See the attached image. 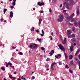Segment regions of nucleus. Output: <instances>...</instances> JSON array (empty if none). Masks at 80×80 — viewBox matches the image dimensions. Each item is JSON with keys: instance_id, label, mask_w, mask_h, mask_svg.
I'll return each mask as SVG.
<instances>
[{"instance_id": "obj_53", "label": "nucleus", "mask_w": 80, "mask_h": 80, "mask_svg": "<svg viewBox=\"0 0 80 80\" xmlns=\"http://www.w3.org/2000/svg\"><path fill=\"white\" fill-rule=\"evenodd\" d=\"M8 64H7L6 65V67H8Z\"/></svg>"}, {"instance_id": "obj_2", "label": "nucleus", "mask_w": 80, "mask_h": 80, "mask_svg": "<svg viewBox=\"0 0 80 80\" xmlns=\"http://www.w3.org/2000/svg\"><path fill=\"white\" fill-rule=\"evenodd\" d=\"M58 47L59 48L60 50H62V51H63V52H65V48H64V47L62 45V44H60L59 45H58Z\"/></svg>"}, {"instance_id": "obj_48", "label": "nucleus", "mask_w": 80, "mask_h": 80, "mask_svg": "<svg viewBox=\"0 0 80 80\" xmlns=\"http://www.w3.org/2000/svg\"><path fill=\"white\" fill-rule=\"evenodd\" d=\"M12 48H13V49H15V48H16V47H14L13 46H12Z\"/></svg>"}, {"instance_id": "obj_14", "label": "nucleus", "mask_w": 80, "mask_h": 80, "mask_svg": "<svg viewBox=\"0 0 80 80\" xmlns=\"http://www.w3.org/2000/svg\"><path fill=\"white\" fill-rule=\"evenodd\" d=\"M74 25L75 27H78V24L77 23V22H74Z\"/></svg>"}, {"instance_id": "obj_35", "label": "nucleus", "mask_w": 80, "mask_h": 80, "mask_svg": "<svg viewBox=\"0 0 80 80\" xmlns=\"http://www.w3.org/2000/svg\"><path fill=\"white\" fill-rule=\"evenodd\" d=\"M50 59L48 58L46 59V61L47 62H49V61H50Z\"/></svg>"}, {"instance_id": "obj_26", "label": "nucleus", "mask_w": 80, "mask_h": 80, "mask_svg": "<svg viewBox=\"0 0 80 80\" xmlns=\"http://www.w3.org/2000/svg\"><path fill=\"white\" fill-rule=\"evenodd\" d=\"M71 22H75V19L74 18H72V19H71Z\"/></svg>"}, {"instance_id": "obj_24", "label": "nucleus", "mask_w": 80, "mask_h": 80, "mask_svg": "<svg viewBox=\"0 0 80 80\" xmlns=\"http://www.w3.org/2000/svg\"><path fill=\"white\" fill-rule=\"evenodd\" d=\"M56 0H52V3H56Z\"/></svg>"}, {"instance_id": "obj_49", "label": "nucleus", "mask_w": 80, "mask_h": 80, "mask_svg": "<svg viewBox=\"0 0 80 80\" xmlns=\"http://www.w3.org/2000/svg\"><path fill=\"white\" fill-rule=\"evenodd\" d=\"M65 6H64L63 7V8H62V10H64L65 9Z\"/></svg>"}, {"instance_id": "obj_64", "label": "nucleus", "mask_w": 80, "mask_h": 80, "mask_svg": "<svg viewBox=\"0 0 80 80\" xmlns=\"http://www.w3.org/2000/svg\"><path fill=\"white\" fill-rule=\"evenodd\" d=\"M15 80V78H14L12 79V80Z\"/></svg>"}, {"instance_id": "obj_59", "label": "nucleus", "mask_w": 80, "mask_h": 80, "mask_svg": "<svg viewBox=\"0 0 80 80\" xmlns=\"http://www.w3.org/2000/svg\"><path fill=\"white\" fill-rule=\"evenodd\" d=\"M51 35H53V32H52L51 33Z\"/></svg>"}, {"instance_id": "obj_10", "label": "nucleus", "mask_w": 80, "mask_h": 80, "mask_svg": "<svg viewBox=\"0 0 80 80\" xmlns=\"http://www.w3.org/2000/svg\"><path fill=\"white\" fill-rule=\"evenodd\" d=\"M77 12V16H78L80 15V12H79V10L77 9L76 11Z\"/></svg>"}, {"instance_id": "obj_9", "label": "nucleus", "mask_w": 80, "mask_h": 80, "mask_svg": "<svg viewBox=\"0 0 80 80\" xmlns=\"http://www.w3.org/2000/svg\"><path fill=\"white\" fill-rule=\"evenodd\" d=\"M13 12L11 11L10 13V15L11 18H12L13 17Z\"/></svg>"}, {"instance_id": "obj_6", "label": "nucleus", "mask_w": 80, "mask_h": 80, "mask_svg": "<svg viewBox=\"0 0 80 80\" xmlns=\"http://www.w3.org/2000/svg\"><path fill=\"white\" fill-rule=\"evenodd\" d=\"M55 52V51L53 50H51V52H50L49 53V54L51 56L53 55V54Z\"/></svg>"}, {"instance_id": "obj_62", "label": "nucleus", "mask_w": 80, "mask_h": 80, "mask_svg": "<svg viewBox=\"0 0 80 80\" xmlns=\"http://www.w3.org/2000/svg\"><path fill=\"white\" fill-rule=\"evenodd\" d=\"M37 40H38V41H40V39H38V38H37Z\"/></svg>"}, {"instance_id": "obj_5", "label": "nucleus", "mask_w": 80, "mask_h": 80, "mask_svg": "<svg viewBox=\"0 0 80 80\" xmlns=\"http://www.w3.org/2000/svg\"><path fill=\"white\" fill-rule=\"evenodd\" d=\"M38 5H39V6H42V5H44V3L43 2L40 3V2H38Z\"/></svg>"}, {"instance_id": "obj_20", "label": "nucleus", "mask_w": 80, "mask_h": 80, "mask_svg": "<svg viewBox=\"0 0 80 80\" xmlns=\"http://www.w3.org/2000/svg\"><path fill=\"white\" fill-rule=\"evenodd\" d=\"M68 4V3L65 2L63 3L64 6L65 7H67V5Z\"/></svg>"}, {"instance_id": "obj_23", "label": "nucleus", "mask_w": 80, "mask_h": 80, "mask_svg": "<svg viewBox=\"0 0 80 80\" xmlns=\"http://www.w3.org/2000/svg\"><path fill=\"white\" fill-rule=\"evenodd\" d=\"M75 59L76 60V62H77V63H78V58H75Z\"/></svg>"}, {"instance_id": "obj_40", "label": "nucleus", "mask_w": 80, "mask_h": 80, "mask_svg": "<svg viewBox=\"0 0 80 80\" xmlns=\"http://www.w3.org/2000/svg\"><path fill=\"white\" fill-rule=\"evenodd\" d=\"M78 24L79 27H80V21L78 22Z\"/></svg>"}, {"instance_id": "obj_54", "label": "nucleus", "mask_w": 80, "mask_h": 80, "mask_svg": "<svg viewBox=\"0 0 80 80\" xmlns=\"http://www.w3.org/2000/svg\"><path fill=\"white\" fill-rule=\"evenodd\" d=\"M67 12V10H64L63 11V12Z\"/></svg>"}, {"instance_id": "obj_61", "label": "nucleus", "mask_w": 80, "mask_h": 80, "mask_svg": "<svg viewBox=\"0 0 80 80\" xmlns=\"http://www.w3.org/2000/svg\"><path fill=\"white\" fill-rule=\"evenodd\" d=\"M14 74L15 75H16V74H17V72H14Z\"/></svg>"}, {"instance_id": "obj_25", "label": "nucleus", "mask_w": 80, "mask_h": 80, "mask_svg": "<svg viewBox=\"0 0 80 80\" xmlns=\"http://www.w3.org/2000/svg\"><path fill=\"white\" fill-rule=\"evenodd\" d=\"M1 70H3L4 72H5V68L3 67L1 68Z\"/></svg>"}, {"instance_id": "obj_56", "label": "nucleus", "mask_w": 80, "mask_h": 80, "mask_svg": "<svg viewBox=\"0 0 80 80\" xmlns=\"http://www.w3.org/2000/svg\"><path fill=\"white\" fill-rule=\"evenodd\" d=\"M36 31L37 33H38V32H39V31H38V30H36Z\"/></svg>"}, {"instance_id": "obj_50", "label": "nucleus", "mask_w": 80, "mask_h": 80, "mask_svg": "<svg viewBox=\"0 0 80 80\" xmlns=\"http://www.w3.org/2000/svg\"><path fill=\"white\" fill-rule=\"evenodd\" d=\"M44 35V34H41V37H43Z\"/></svg>"}, {"instance_id": "obj_15", "label": "nucleus", "mask_w": 80, "mask_h": 80, "mask_svg": "<svg viewBox=\"0 0 80 80\" xmlns=\"http://www.w3.org/2000/svg\"><path fill=\"white\" fill-rule=\"evenodd\" d=\"M37 45H36V44H33V49L37 48Z\"/></svg>"}, {"instance_id": "obj_46", "label": "nucleus", "mask_w": 80, "mask_h": 80, "mask_svg": "<svg viewBox=\"0 0 80 80\" xmlns=\"http://www.w3.org/2000/svg\"><path fill=\"white\" fill-rule=\"evenodd\" d=\"M32 79H33V80H34V79H35V77L32 76Z\"/></svg>"}, {"instance_id": "obj_3", "label": "nucleus", "mask_w": 80, "mask_h": 80, "mask_svg": "<svg viewBox=\"0 0 80 80\" xmlns=\"http://www.w3.org/2000/svg\"><path fill=\"white\" fill-rule=\"evenodd\" d=\"M73 16H74V13H73L69 17H68L66 18L68 20H71V19H72V18H73Z\"/></svg>"}, {"instance_id": "obj_31", "label": "nucleus", "mask_w": 80, "mask_h": 80, "mask_svg": "<svg viewBox=\"0 0 80 80\" xmlns=\"http://www.w3.org/2000/svg\"><path fill=\"white\" fill-rule=\"evenodd\" d=\"M41 49L42 50H44V51H45V48H44L43 47H42L41 48Z\"/></svg>"}, {"instance_id": "obj_60", "label": "nucleus", "mask_w": 80, "mask_h": 80, "mask_svg": "<svg viewBox=\"0 0 80 80\" xmlns=\"http://www.w3.org/2000/svg\"><path fill=\"white\" fill-rule=\"evenodd\" d=\"M78 57H79V59L80 60V54L79 55Z\"/></svg>"}, {"instance_id": "obj_32", "label": "nucleus", "mask_w": 80, "mask_h": 80, "mask_svg": "<svg viewBox=\"0 0 80 80\" xmlns=\"http://www.w3.org/2000/svg\"><path fill=\"white\" fill-rule=\"evenodd\" d=\"M69 72H70V73H73V71L72 70H71V69H69Z\"/></svg>"}, {"instance_id": "obj_47", "label": "nucleus", "mask_w": 80, "mask_h": 80, "mask_svg": "<svg viewBox=\"0 0 80 80\" xmlns=\"http://www.w3.org/2000/svg\"><path fill=\"white\" fill-rule=\"evenodd\" d=\"M49 12H52V9L51 8L49 9Z\"/></svg>"}, {"instance_id": "obj_17", "label": "nucleus", "mask_w": 80, "mask_h": 80, "mask_svg": "<svg viewBox=\"0 0 80 80\" xmlns=\"http://www.w3.org/2000/svg\"><path fill=\"white\" fill-rule=\"evenodd\" d=\"M33 44L30 45H29V48H32V49H33Z\"/></svg>"}, {"instance_id": "obj_29", "label": "nucleus", "mask_w": 80, "mask_h": 80, "mask_svg": "<svg viewBox=\"0 0 80 80\" xmlns=\"http://www.w3.org/2000/svg\"><path fill=\"white\" fill-rule=\"evenodd\" d=\"M31 31H34V28L33 27H32L31 28Z\"/></svg>"}, {"instance_id": "obj_30", "label": "nucleus", "mask_w": 80, "mask_h": 80, "mask_svg": "<svg viewBox=\"0 0 80 80\" xmlns=\"http://www.w3.org/2000/svg\"><path fill=\"white\" fill-rule=\"evenodd\" d=\"M18 54H19V55H23V53L22 52H20L18 53Z\"/></svg>"}, {"instance_id": "obj_7", "label": "nucleus", "mask_w": 80, "mask_h": 80, "mask_svg": "<svg viewBox=\"0 0 80 80\" xmlns=\"http://www.w3.org/2000/svg\"><path fill=\"white\" fill-rule=\"evenodd\" d=\"M67 32L68 33V37H69V35H70L71 32L70 31V30H68L67 31Z\"/></svg>"}, {"instance_id": "obj_43", "label": "nucleus", "mask_w": 80, "mask_h": 80, "mask_svg": "<svg viewBox=\"0 0 80 80\" xmlns=\"http://www.w3.org/2000/svg\"><path fill=\"white\" fill-rule=\"evenodd\" d=\"M42 33H43V34H45V33L44 32V31H43V30H42Z\"/></svg>"}, {"instance_id": "obj_39", "label": "nucleus", "mask_w": 80, "mask_h": 80, "mask_svg": "<svg viewBox=\"0 0 80 80\" xmlns=\"http://www.w3.org/2000/svg\"><path fill=\"white\" fill-rule=\"evenodd\" d=\"M53 63H54L52 62V63L51 64V67H53V66L54 65V64Z\"/></svg>"}, {"instance_id": "obj_44", "label": "nucleus", "mask_w": 80, "mask_h": 80, "mask_svg": "<svg viewBox=\"0 0 80 80\" xmlns=\"http://www.w3.org/2000/svg\"><path fill=\"white\" fill-rule=\"evenodd\" d=\"M10 67H12V68H13V69H14V66H12V65H10Z\"/></svg>"}, {"instance_id": "obj_27", "label": "nucleus", "mask_w": 80, "mask_h": 80, "mask_svg": "<svg viewBox=\"0 0 80 80\" xmlns=\"http://www.w3.org/2000/svg\"><path fill=\"white\" fill-rule=\"evenodd\" d=\"M9 78H11V79L13 78V76H12V75H9Z\"/></svg>"}, {"instance_id": "obj_57", "label": "nucleus", "mask_w": 80, "mask_h": 80, "mask_svg": "<svg viewBox=\"0 0 80 80\" xmlns=\"http://www.w3.org/2000/svg\"><path fill=\"white\" fill-rule=\"evenodd\" d=\"M58 56H59V57H61V54H58Z\"/></svg>"}, {"instance_id": "obj_38", "label": "nucleus", "mask_w": 80, "mask_h": 80, "mask_svg": "<svg viewBox=\"0 0 80 80\" xmlns=\"http://www.w3.org/2000/svg\"><path fill=\"white\" fill-rule=\"evenodd\" d=\"M12 5H13V6H15V2H12Z\"/></svg>"}, {"instance_id": "obj_33", "label": "nucleus", "mask_w": 80, "mask_h": 80, "mask_svg": "<svg viewBox=\"0 0 80 80\" xmlns=\"http://www.w3.org/2000/svg\"><path fill=\"white\" fill-rule=\"evenodd\" d=\"M51 70H52V71L54 70V69L53 68V67L52 66H51Z\"/></svg>"}, {"instance_id": "obj_41", "label": "nucleus", "mask_w": 80, "mask_h": 80, "mask_svg": "<svg viewBox=\"0 0 80 80\" xmlns=\"http://www.w3.org/2000/svg\"><path fill=\"white\" fill-rule=\"evenodd\" d=\"M55 57L56 58H58V56L57 55L55 56Z\"/></svg>"}, {"instance_id": "obj_4", "label": "nucleus", "mask_w": 80, "mask_h": 80, "mask_svg": "<svg viewBox=\"0 0 80 80\" xmlns=\"http://www.w3.org/2000/svg\"><path fill=\"white\" fill-rule=\"evenodd\" d=\"M70 65H72L73 67H76V65H75V64H73V61L72 60L70 62Z\"/></svg>"}, {"instance_id": "obj_28", "label": "nucleus", "mask_w": 80, "mask_h": 80, "mask_svg": "<svg viewBox=\"0 0 80 80\" xmlns=\"http://www.w3.org/2000/svg\"><path fill=\"white\" fill-rule=\"evenodd\" d=\"M63 44H65L66 43V41H63V40L62 42Z\"/></svg>"}, {"instance_id": "obj_11", "label": "nucleus", "mask_w": 80, "mask_h": 80, "mask_svg": "<svg viewBox=\"0 0 80 80\" xmlns=\"http://www.w3.org/2000/svg\"><path fill=\"white\" fill-rule=\"evenodd\" d=\"M69 50L70 51H71V52H72L73 50V47L72 46H71Z\"/></svg>"}, {"instance_id": "obj_55", "label": "nucleus", "mask_w": 80, "mask_h": 80, "mask_svg": "<svg viewBox=\"0 0 80 80\" xmlns=\"http://www.w3.org/2000/svg\"><path fill=\"white\" fill-rule=\"evenodd\" d=\"M74 40H75V39L72 38V39H71V41H74Z\"/></svg>"}, {"instance_id": "obj_18", "label": "nucleus", "mask_w": 80, "mask_h": 80, "mask_svg": "<svg viewBox=\"0 0 80 80\" xmlns=\"http://www.w3.org/2000/svg\"><path fill=\"white\" fill-rule=\"evenodd\" d=\"M69 57V60H72V58H73V55H70Z\"/></svg>"}, {"instance_id": "obj_36", "label": "nucleus", "mask_w": 80, "mask_h": 80, "mask_svg": "<svg viewBox=\"0 0 80 80\" xmlns=\"http://www.w3.org/2000/svg\"><path fill=\"white\" fill-rule=\"evenodd\" d=\"M45 67L46 68H48V67H49V66L48 64H46Z\"/></svg>"}, {"instance_id": "obj_12", "label": "nucleus", "mask_w": 80, "mask_h": 80, "mask_svg": "<svg viewBox=\"0 0 80 80\" xmlns=\"http://www.w3.org/2000/svg\"><path fill=\"white\" fill-rule=\"evenodd\" d=\"M42 19L41 18H40L38 22V25H40V24H41V23H42Z\"/></svg>"}, {"instance_id": "obj_37", "label": "nucleus", "mask_w": 80, "mask_h": 80, "mask_svg": "<svg viewBox=\"0 0 80 80\" xmlns=\"http://www.w3.org/2000/svg\"><path fill=\"white\" fill-rule=\"evenodd\" d=\"M66 68H69V67H68V65H66L65 66Z\"/></svg>"}, {"instance_id": "obj_34", "label": "nucleus", "mask_w": 80, "mask_h": 80, "mask_svg": "<svg viewBox=\"0 0 80 80\" xmlns=\"http://www.w3.org/2000/svg\"><path fill=\"white\" fill-rule=\"evenodd\" d=\"M8 65H12V64L11 63V62H8Z\"/></svg>"}, {"instance_id": "obj_63", "label": "nucleus", "mask_w": 80, "mask_h": 80, "mask_svg": "<svg viewBox=\"0 0 80 80\" xmlns=\"http://www.w3.org/2000/svg\"><path fill=\"white\" fill-rule=\"evenodd\" d=\"M79 69H80V64H79Z\"/></svg>"}, {"instance_id": "obj_42", "label": "nucleus", "mask_w": 80, "mask_h": 80, "mask_svg": "<svg viewBox=\"0 0 80 80\" xmlns=\"http://www.w3.org/2000/svg\"><path fill=\"white\" fill-rule=\"evenodd\" d=\"M58 63H59V64L60 65H61L62 64V63L60 62H59Z\"/></svg>"}, {"instance_id": "obj_52", "label": "nucleus", "mask_w": 80, "mask_h": 80, "mask_svg": "<svg viewBox=\"0 0 80 80\" xmlns=\"http://www.w3.org/2000/svg\"><path fill=\"white\" fill-rule=\"evenodd\" d=\"M14 8V7L13 6H11V8L13 9V8Z\"/></svg>"}, {"instance_id": "obj_51", "label": "nucleus", "mask_w": 80, "mask_h": 80, "mask_svg": "<svg viewBox=\"0 0 80 80\" xmlns=\"http://www.w3.org/2000/svg\"><path fill=\"white\" fill-rule=\"evenodd\" d=\"M63 40L65 41V42H66V41H67V39L65 38H64V40Z\"/></svg>"}, {"instance_id": "obj_22", "label": "nucleus", "mask_w": 80, "mask_h": 80, "mask_svg": "<svg viewBox=\"0 0 80 80\" xmlns=\"http://www.w3.org/2000/svg\"><path fill=\"white\" fill-rule=\"evenodd\" d=\"M72 38H75V34H72Z\"/></svg>"}, {"instance_id": "obj_19", "label": "nucleus", "mask_w": 80, "mask_h": 80, "mask_svg": "<svg viewBox=\"0 0 80 80\" xmlns=\"http://www.w3.org/2000/svg\"><path fill=\"white\" fill-rule=\"evenodd\" d=\"M79 51V50L78 49L76 52V53L75 54V56H77V54H78V52Z\"/></svg>"}, {"instance_id": "obj_1", "label": "nucleus", "mask_w": 80, "mask_h": 80, "mask_svg": "<svg viewBox=\"0 0 80 80\" xmlns=\"http://www.w3.org/2000/svg\"><path fill=\"white\" fill-rule=\"evenodd\" d=\"M59 18L57 20L58 22H62L64 19L63 16L62 15L60 14L58 16Z\"/></svg>"}, {"instance_id": "obj_58", "label": "nucleus", "mask_w": 80, "mask_h": 80, "mask_svg": "<svg viewBox=\"0 0 80 80\" xmlns=\"http://www.w3.org/2000/svg\"><path fill=\"white\" fill-rule=\"evenodd\" d=\"M69 24H70V25H71V26L73 25V24L71 23H69Z\"/></svg>"}, {"instance_id": "obj_8", "label": "nucleus", "mask_w": 80, "mask_h": 80, "mask_svg": "<svg viewBox=\"0 0 80 80\" xmlns=\"http://www.w3.org/2000/svg\"><path fill=\"white\" fill-rule=\"evenodd\" d=\"M74 4V1H73V0L71 1L69 3V5H73Z\"/></svg>"}, {"instance_id": "obj_45", "label": "nucleus", "mask_w": 80, "mask_h": 80, "mask_svg": "<svg viewBox=\"0 0 80 80\" xmlns=\"http://www.w3.org/2000/svg\"><path fill=\"white\" fill-rule=\"evenodd\" d=\"M72 31H75V28H72Z\"/></svg>"}, {"instance_id": "obj_21", "label": "nucleus", "mask_w": 80, "mask_h": 80, "mask_svg": "<svg viewBox=\"0 0 80 80\" xmlns=\"http://www.w3.org/2000/svg\"><path fill=\"white\" fill-rule=\"evenodd\" d=\"M7 10V9L6 8H4L3 9V12H4V13L5 14V12H6V11Z\"/></svg>"}, {"instance_id": "obj_13", "label": "nucleus", "mask_w": 80, "mask_h": 80, "mask_svg": "<svg viewBox=\"0 0 80 80\" xmlns=\"http://www.w3.org/2000/svg\"><path fill=\"white\" fill-rule=\"evenodd\" d=\"M64 56L66 59H67V58H68V55H67V53H64Z\"/></svg>"}, {"instance_id": "obj_16", "label": "nucleus", "mask_w": 80, "mask_h": 80, "mask_svg": "<svg viewBox=\"0 0 80 80\" xmlns=\"http://www.w3.org/2000/svg\"><path fill=\"white\" fill-rule=\"evenodd\" d=\"M64 17H66V18H67V17H68V14L67 13H64Z\"/></svg>"}]
</instances>
